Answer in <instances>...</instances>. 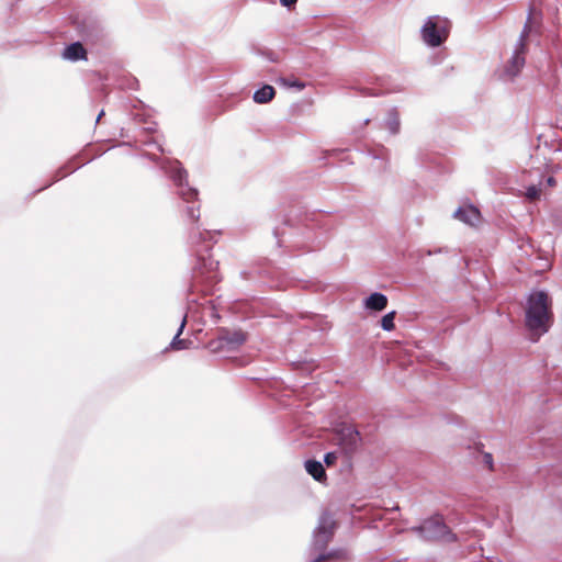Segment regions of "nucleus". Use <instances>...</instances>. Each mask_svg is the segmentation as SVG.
I'll return each mask as SVG.
<instances>
[{"mask_svg":"<svg viewBox=\"0 0 562 562\" xmlns=\"http://www.w3.org/2000/svg\"><path fill=\"white\" fill-rule=\"evenodd\" d=\"M551 302L544 290H533L527 297L525 325L537 339L549 331L552 323Z\"/></svg>","mask_w":562,"mask_h":562,"instance_id":"1","label":"nucleus"},{"mask_svg":"<svg viewBox=\"0 0 562 562\" xmlns=\"http://www.w3.org/2000/svg\"><path fill=\"white\" fill-rule=\"evenodd\" d=\"M151 160L159 164L160 169L170 178L176 187L178 196L186 203H194L198 201V190L188 183V172L181 166L179 160L158 159L149 156Z\"/></svg>","mask_w":562,"mask_h":562,"instance_id":"2","label":"nucleus"},{"mask_svg":"<svg viewBox=\"0 0 562 562\" xmlns=\"http://www.w3.org/2000/svg\"><path fill=\"white\" fill-rule=\"evenodd\" d=\"M211 248V245H204L194 250L196 262L192 272L193 286L202 282L213 285L220 280L217 273L218 261L212 258Z\"/></svg>","mask_w":562,"mask_h":562,"instance_id":"3","label":"nucleus"},{"mask_svg":"<svg viewBox=\"0 0 562 562\" xmlns=\"http://www.w3.org/2000/svg\"><path fill=\"white\" fill-rule=\"evenodd\" d=\"M336 528L337 522L334 515L328 510H324L313 531L312 540L307 549L308 555L314 557L315 554L324 553L334 538Z\"/></svg>","mask_w":562,"mask_h":562,"instance_id":"4","label":"nucleus"},{"mask_svg":"<svg viewBox=\"0 0 562 562\" xmlns=\"http://www.w3.org/2000/svg\"><path fill=\"white\" fill-rule=\"evenodd\" d=\"M451 23L440 15L428 16L420 27V38L428 47H439L449 37Z\"/></svg>","mask_w":562,"mask_h":562,"instance_id":"5","label":"nucleus"},{"mask_svg":"<svg viewBox=\"0 0 562 562\" xmlns=\"http://www.w3.org/2000/svg\"><path fill=\"white\" fill-rule=\"evenodd\" d=\"M412 531L427 541L443 540L453 542L457 540L456 535L452 533L445 524L443 518L439 515L425 519L420 525L413 527Z\"/></svg>","mask_w":562,"mask_h":562,"instance_id":"6","label":"nucleus"},{"mask_svg":"<svg viewBox=\"0 0 562 562\" xmlns=\"http://www.w3.org/2000/svg\"><path fill=\"white\" fill-rule=\"evenodd\" d=\"M528 48H518L514 46L510 58L505 64L499 75L501 80L505 82L514 81L521 72L526 65V54Z\"/></svg>","mask_w":562,"mask_h":562,"instance_id":"7","label":"nucleus"},{"mask_svg":"<svg viewBox=\"0 0 562 562\" xmlns=\"http://www.w3.org/2000/svg\"><path fill=\"white\" fill-rule=\"evenodd\" d=\"M246 341V335L240 330L226 331L215 340H211L209 346L213 352L233 351Z\"/></svg>","mask_w":562,"mask_h":562,"instance_id":"8","label":"nucleus"},{"mask_svg":"<svg viewBox=\"0 0 562 562\" xmlns=\"http://www.w3.org/2000/svg\"><path fill=\"white\" fill-rule=\"evenodd\" d=\"M453 217L467 225L475 226L480 222L481 213L477 207L471 204L465 207H458L453 213Z\"/></svg>","mask_w":562,"mask_h":562,"instance_id":"9","label":"nucleus"},{"mask_svg":"<svg viewBox=\"0 0 562 562\" xmlns=\"http://www.w3.org/2000/svg\"><path fill=\"white\" fill-rule=\"evenodd\" d=\"M387 296L381 292H373L364 300V308L373 312H381L387 306Z\"/></svg>","mask_w":562,"mask_h":562,"instance_id":"10","label":"nucleus"},{"mask_svg":"<svg viewBox=\"0 0 562 562\" xmlns=\"http://www.w3.org/2000/svg\"><path fill=\"white\" fill-rule=\"evenodd\" d=\"M63 57L70 61H78L87 59V53L80 42H75L64 49Z\"/></svg>","mask_w":562,"mask_h":562,"instance_id":"11","label":"nucleus"},{"mask_svg":"<svg viewBox=\"0 0 562 562\" xmlns=\"http://www.w3.org/2000/svg\"><path fill=\"white\" fill-rule=\"evenodd\" d=\"M384 125L391 135H397L401 131V120L396 108H392L387 111Z\"/></svg>","mask_w":562,"mask_h":562,"instance_id":"12","label":"nucleus"},{"mask_svg":"<svg viewBox=\"0 0 562 562\" xmlns=\"http://www.w3.org/2000/svg\"><path fill=\"white\" fill-rule=\"evenodd\" d=\"M305 470L306 472L317 482H323L326 480V472L324 465L321 461L317 460H306L305 461Z\"/></svg>","mask_w":562,"mask_h":562,"instance_id":"13","label":"nucleus"},{"mask_svg":"<svg viewBox=\"0 0 562 562\" xmlns=\"http://www.w3.org/2000/svg\"><path fill=\"white\" fill-rule=\"evenodd\" d=\"M213 238V234L207 231H201L199 227H194L191 229L189 235V243L193 247L200 246L202 243H205V245H211L207 243L210 239Z\"/></svg>","mask_w":562,"mask_h":562,"instance_id":"14","label":"nucleus"},{"mask_svg":"<svg viewBox=\"0 0 562 562\" xmlns=\"http://www.w3.org/2000/svg\"><path fill=\"white\" fill-rule=\"evenodd\" d=\"M276 95V90L270 85H263L254 92L252 99L258 104L270 102Z\"/></svg>","mask_w":562,"mask_h":562,"instance_id":"15","label":"nucleus"},{"mask_svg":"<svg viewBox=\"0 0 562 562\" xmlns=\"http://www.w3.org/2000/svg\"><path fill=\"white\" fill-rule=\"evenodd\" d=\"M318 555H324L323 562L347 561L349 559V552L345 548L327 549L324 553H319Z\"/></svg>","mask_w":562,"mask_h":562,"instance_id":"16","label":"nucleus"},{"mask_svg":"<svg viewBox=\"0 0 562 562\" xmlns=\"http://www.w3.org/2000/svg\"><path fill=\"white\" fill-rule=\"evenodd\" d=\"M532 31V12L530 11L527 15V20L524 24L522 31L519 34V37L517 42L515 43V46H518V48H527V38L530 35Z\"/></svg>","mask_w":562,"mask_h":562,"instance_id":"17","label":"nucleus"},{"mask_svg":"<svg viewBox=\"0 0 562 562\" xmlns=\"http://www.w3.org/2000/svg\"><path fill=\"white\" fill-rule=\"evenodd\" d=\"M372 157L374 159H379V160L383 161V166H382L383 169L387 168L389 160H390V151L387 148H385L384 146L379 147L378 149H375L372 153Z\"/></svg>","mask_w":562,"mask_h":562,"instance_id":"18","label":"nucleus"},{"mask_svg":"<svg viewBox=\"0 0 562 562\" xmlns=\"http://www.w3.org/2000/svg\"><path fill=\"white\" fill-rule=\"evenodd\" d=\"M395 316H396V312L395 311H391V312L386 313L381 318V327H382L383 330L391 331V330H393L395 328V325H394Z\"/></svg>","mask_w":562,"mask_h":562,"instance_id":"19","label":"nucleus"},{"mask_svg":"<svg viewBox=\"0 0 562 562\" xmlns=\"http://www.w3.org/2000/svg\"><path fill=\"white\" fill-rule=\"evenodd\" d=\"M191 345V341L188 339H181L179 336H175L169 344L168 349L172 350H184L188 349Z\"/></svg>","mask_w":562,"mask_h":562,"instance_id":"20","label":"nucleus"},{"mask_svg":"<svg viewBox=\"0 0 562 562\" xmlns=\"http://www.w3.org/2000/svg\"><path fill=\"white\" fill-rule=\"evenodd\" d=\"M186 214L190 221L196 222L200 218V205H188L186 209Z\"/></svg>","mask_w":562,"mask_h":562,"instance_id":"21","label":"nucleus"},{"mask_svg":"<svg viewBox=\"0 0 562 562\" xmlns=\"http://www.w3.org/2000/svg\"><path fill=\"white\" fill-rule=\"evenodd\" d=\"M281 81H282V83L284 86H288V87H291V88H295L299 91L305 89V87H306V83L303 82V81H300L299 79H285V78H282Z\"/></svg>","mask_w":562,"mask_h":562,"instance_id":"22","label":"nucleus"},{"mask_svg":"<svg viewBox=\"0 0 562 562\" xmlns=\"http://www.w3.org/2000/svg\"><path fill=\"white\" fill-rule=\"evenodd\" d=\"M99 33H100V35H102V34H103V31H102V30H99V29H98V30H95V33H94V31H92V30H91V31H87V32L85 33V40H86L87 42H90V43H95V42L99 40Z\"/></svg>","mask_w":562,"mask_h":562,"instance_id":"23","label":"nucleus"},{"mask_svg":"<svg viewBox=\"0 0 562 562\" xmlns=\"http://www.w3.org/2000/svg\"><path fill=\"white\" fill-rule=\"evenodd\" d=\"M540 195V189L537 186H529L526 188V196L529 200H535L539 198Z\"/></svg>","mask_w":562,"mask_h":562,"instance_id":"24","label":"nucleus"},{"mask_svg":"<svg viewBox=\"0 0 562 562\" xmlns=\"http://www.w3.org/2000/svg\"><path fill=\"white\" fill-rule=\"evenodd\" d=\"M337 458H338V453L337 452L329 451V452L324 454V463L327 467H330V465L335 464V462L337 461Z\"/></svg>","mask_w":562,"mask_h":562,"instance_id":"25","label":"nucleus"},{"mask_svg":"<svg viewBox=\"0 0 562 562\" xmlns=\"http://www.w3.org/2000/svg\"><path fill=\"white\" fill-rule=\"evenodd\" d=\"M483 461H484V464H486L490 470H493L494 463H493V456H492V453H490V452L484 453Z\"/></svg>","mask_w":562,"mask_h":562,"instance_id":"26","label":"nucleus"},{"mask_svg":"<svg viewBox=\"0 0 562 562\" xmlns=\"http://www.w3.org/2000/svg\"><path fill=\"white\" fill-rule=\"evenodd\" d=\"M186 324H187V315H184L182 317L181 324H180V326H179V328H178V330H177L175 336H179V337L181 336V334L183 333V329L186 327Z\"/></svg>","mask_w":562,"mask_h":562,"instance_id":"27","label":"nucleus"},{"mask_svg":"<svg viewBox=\"0 0 562 562\" xmlns=\"http://www.w3.org/2000/svg\"><path fill=\"white\" fill-rule=\"evenodd\" d=\"M281 5L290 8L291 5L295 4L297 0H279Z\"/></svg>","mask_w":562,"mask_h":562,"instance_id":"28","label":"nucleus"},{"mask_svg":"<svg viewBox=\"0 0 562 562\" xmlns=\"http://www.w3.org/2000/svg\"><path fill=\"white\" fill-rule=\"evenodd\" d=\"M324 555H310V560L307 562H323Z\"/></svg>","mask_w":562,"mask_h":562,"instance_id":"29","label":"nucleus"},{"mask_svg":"<svg viewBox=\"0 0 562 562\" xmlns=\"http://www.w3.org/2000/svg\"><path fill=\"white\" fill-rule=\"evenodd\" d=\"M546 182H547V184H548L549 187H553V186H555V183H557V181H555V179H554L553 177H548V178H547V180H546Z\"/></svg>","mask_w":562,"mask_h":562,"instance_id":"30","label":"nucleus"},{"mask_svg":"<svg viewBox=\"0 0 562 562\" xmlns=\"http://www.w3.org/2000/svg\"><path fill=\"white\" fill-rule=\"evenodd\" d=\"M273 235H274V237L277 238V246H278V247H281V240H280V238H279V233H278V231H277V229H274V231H273Z\"/></svg>","mask_w":562,"mask_h":562,"instance_id":"31","label":"nucleus"},{"mask_svg":"<svg viewBox=\"0 0 562 562\" xmlns=\"http://www.w3.org/2000/svg\"><path fill=\"white\" fill-rule=\"evenodd\" d=\"M102 115H104V111H103V110L98 114V116H97V120H95V121H97V122H99V121H100V119H102Z\"/></svg>","mask_w":562,"mask_h":562,"instance_id":"32","label":"nucleus"},{"mask_svg":"<svg viewBox=\"0 0 562 562\" xmlns=\"http://www.w3.org/2000/svg\"><path fill=\"white\" fill-rule=\"evenodd\" d=\"M440 251H441V249H436V250H434V251L429 250V251H428V255L430 256V255H432V254H438V252H440Z\"/></svg>","mask_w":562,"mask_h":562,"instance_id":"33","label":"nucleus"},{"mask_svg":"<svg viewBox=\"0 0 562 562\" xmlns=\"http://www.w3.org/2000/svg\"><path fill=\"white\" fill-rule=\"evenodd\" d=\"M64 177H65V173H63V175L58 176V177L55 179V181H57V180H59L60 178H64Z\"/></svg>","mask_w":562,"mask_h":562,"instance_id":"34","label":"nucleus"},{"mask_svg":"<svg viewBox=\"0 0 562 562\" xmlns=\"http://www.w3.org/2000/svg\"><path fill=\"white\" fill-rule=\"evenodd\" d=\"M157 148L160 150V151H164L162 147L160 145H157Z\"/></svg>","mask_w":562,"mask_h":562,"instance_id":"35","label":"nucleus"},{"mask_svg":"<svg viewBox=\"0 0 562 562\" xmlns=\"http://www.w3.org/2000/svg\"><path fill=\"white\" fill-rule=\"evenodd\" d=\"M48 187H50V183L45 184L44 189H47Z\"/></svg>","mask_w":562,"mask_h":562,"instance_id":"36","label":"nucleus"},{"mask_svg":"<svg viewBox=\"0 0 562 562\" xmlns=\"http://www.w3.org/2000/svg\"><path fill=\"white\" fill-rule=\"evenodd\" d=\"M48 187H50V183L45 184L44 189H47Z\"/></svg>","mask_w":562,"mask_h":562,"instance_id":"37","label":"nucleus"},{"mask_svg":"<svg viewBox=\"0 0 562 562\" xmlns=\"http://www.w3.org/2000/svg\"><path fill=\"white\" fill-rule=\"evenodd\" d=\"M48 187H50V183L45 184L44 189H47Z\"/></svg>","mask_w":562,"mask_h":562,"instance_id":"38","label":"nucleus"}]
</instances>
